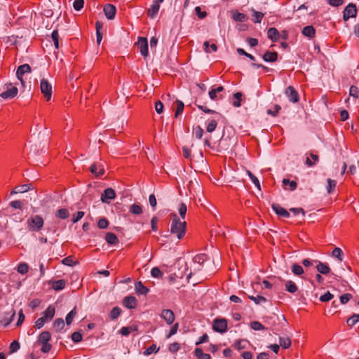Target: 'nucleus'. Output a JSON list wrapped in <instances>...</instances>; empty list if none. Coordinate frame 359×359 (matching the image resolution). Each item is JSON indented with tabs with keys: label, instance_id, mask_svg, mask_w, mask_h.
<instances>
[{
	"label": "nucleus",
	"instance_id": "nucleus-1",
	"mask_svg": "<svg viewBox=\"0 0 359 359\" xmlns=\"http://www.w3.org/2000/svg\"><path fill=\"white\" fill-rule=\"evenodd\" d=\"M171 217L170 232L175 236L178 240H181L186 233L187 222L184 219H181L175 213H172Z\"/></svg>",
	"mask_w": 359,
	"mask_h": 359
},
{
	"label": "nucleus",
	"instance_id": "nucleus-2",
	"mask_svg": "<svg viewBox=\"0 0 359 359\" xmlns=\"http://www.w3.org/2000/svg\"><path fill=\"white\" fill-rule=\"evenodd\" d=\"M43 224V219L39 215H32L27 220V229L29 231H39Z\"/></svg>",
	"mask_w": 359,
	"mask_h": 359
},
{
	"label": "nucleus",
	"instance_id": "nucleus-3",
	"mask_svg": "<svg viewBox=\"0 0 359 359\" xmlns=\"http://www.w3.org/2000/svg\"><path fill=\"white\" fill-rule=\"evenodd\" d=\"M32 72V68L28 64H24L20 65L16 71V77L20 81L22 86H25V81L23 79V76L27 73H30Z\"/></svg>",
	"mask_w": 359,
	"mask_h": 359
},
{
	"label": "nucleus",
	"instance_id": "nucleus-4",
	"mask_svg": "<svg viewBox=\"0 0 359 359\" xmlns=\"http://www.w3.org/2000/svg\"><path fill=\"white\" fill-rule=\"evenodd\" d=\"M40 89L41 93L43 94L44 97L47 100H49L52 95V86L51 84L45 79H41L40 83Z\"/></svg>",
	"mask_w": 359,
	"mask_h": 359
},
{
	"label": "nucleus",
	"instance_id": "nucleus-5",
	"mask_svg": "<svg viewBox=\"0 0 359 359\" xmlns=\"http://www.w3.org/2000/svg\"><path fill=\"white\" fill-rule=\"evenodd\" d=\"M357 15V8L355 4H349L344 11L343 18L347 21L351 18H355Z\"/></svg>",
	"mask_w": 359,
	"mask_h": 359
},
{
	"label": "nucleus",
	"instance_id": "nucleus-6",
	"mask_svg": "<svg viewBox=\"0 0 359 359\" xmlns=\"http://www.w3.org/2000/svg\"><path fill=\"white\" fill-rule=\"evenodd\" d=\"M116 198V192L112 188L106 189L101 195L100 200L102 203L109 204L110 201Z\"/></svg>",
	"mask_w": 359,
	"mask_h": 359
},
{
	"label": "nucleus",
	"instance_id": "nucleus-7",
	"mask_svg": "<svg viewBox=\"0 0 359 359\" xmlns=\"http://www.w3.org/2000/svg\"><path fill=\"white\" fill-rule=\"evenodd\" d=\"M215 331L224 333L227 330V322L225 319H215L213 323Z\"/></svg>",
	"mask_w": 359,
	"mask_h": 359
},
{
	"label": "nucleus",
	"instance_id": "nucleus-8",
	"mask_svg": "<svg viewBox=\"0 0 359 359\" xmlns=\"http://www.w3.org/2000/svg\"><path fill=\"white\" fill-rule=\"evenodd\" d=\"M137 46L140 49L141 55L144 57H147L149 55L147 39L144 37H139Z\"/></svg>",
	"mask_w": 359,
	"mask_h": 359
},
{
	"label": "nucleus",
	"instance_id": "nucleus-9",
	"mask_svg": "<svg viewBox=\"0 0 359 359\" xmlns=\"http://www.w3.org/2000/svg\"><path fill=\"white\" fill-rule=\"evenodd\" d=\"M285 93L291 102L296 103L299 101L298 93L292 86L287 87Z\"/></svg>",
	"mask_w": 359,
	"mask_h": 359
},
{
	"label": "nucleus",
	"instance_id": "nucleus-10",
	"mask_svg": "<svg viewBox=\"0 0 359 359\" xmlns=\"http://www.w3.org/2000/svg\"><path fill=\"white\" fill-rule=\"evenodd\" d=\"M161 2L160 1H158L157 0H154L153 1L151 5V7L150 8H149L148 10V16L151 18V19H154L157 15H158V13L159 11V9H160V4Z\"/></svg>",
	"mask_w": 359,
	"mask_h": 359
},
{
	"label": "nucleus",
	"instance_id": "nucleus-11",
	"mask_svg": "<svg viewBox=\"0 0 359 359\" xmlns=\"http://www.w3.org/2000/svg\"><path fill=\"white\" fill-rule=\"evenodd\" d=\"M160 316L165 320L168 325L172 324L175 320V314L170 309H163Z\"/></svg>",
	"mask_w": 359,
	"mask_h": 359
},
{
	"label": "nucleus",
	"instance_id": "nucleus-12",
	"mask_svg": "<svg viewBox=\"0 0 359 359\" xmlns=\"http://www.w3.org/2000/svg\"><path fill=\"white\" fill-rule=\"evenodd\" d=\"M104 13L108 20H113L116 13L115 6L107 4L104 6Z\"/></svg>",
	"mask_w": 359,
	"mask_h": 359
},
{
	"label": "nucleus",
	"instance_id": "nucleus-13",
	"mask_svg": "<svg viewBox=\"0 0 359 359\" xmlns=\"http://www.w3.org/2000/svg\"><path fill=\"white\" fill-rule=\"evenodd\" d=\"M90 171L95 176L100 177L104 174V169L102 164L93 163L90 167Z\"/></svg>",
	"mask_w": 359,
	"mask_h": 359
},
{
	"label": "nucleus",
	"instance_id": "nucleus-14",
	"mask_svg": "<svg viewBox=\"0 0 359 359\" xmlns=\"http://www.w3.org/2000/svg\"><path fill=\"white\" fill-rule=\"evenodd\" d=\"M123 305L130 309H135L137 305V301L133 296H127L123 299Z\"/></svg>",
	"mask_w": 359,
	"mask_h": 359
},
{
	"label": "nucleus",
	"instance_id": "nucleus-15",
	"mask_svg": "<svg viewBox=\"0 0 359 359\" xmlns=\"http://www.w3.org/2000/svg\"><path fill=\"white\" fill-rule=\"evenodd\" d=\"M18 92V90L16 87H12L11 88H8L5 92L1 93L0 94V96L3 99L13 98L17 95Z\"/></svg>",
	"mask_w": 359,
	"mask_h": 359
},
{
	"label": "nucleus",
	"instance_id": "nucleus-16",
	"mask_svg": "<svg viewBox=\"0 0 359 359\" xmlns=\"http://www.w3.org/2000/svg\"><path fill=\"white\" fill-rule=\"evenodd\" d=\"M272 208L273 210H274V212L280 215V216H282V217H290V213L288 212L287 210H286L285 208H282L280 205L278 204H273L272 205Z\"/></svg>",
	"mask_w": 359,
	"mask_h": 359
},
{
	"label": "nucleus",
	"instance_id": "nucleus-17",
	"mask_svg": "<svg viewBox=\"0 0 359 359\" xmlns=\"http://www.w3.org/2000/svg\"><path fill=\"white\" fill-rule=\"evenodd\" d=\"M265 62H273L278 60V53L276 52L266 51L262 56Z\"/></svg>",
	"mask_w": 359,
	"mask_h": 359
},
{
	"label": "nucleus",
	"instance_id": "nucleus-18",
	"mask_svg": "<svg viewBox=\"0 0 359 359\" xmlns=\"http://www.w3.org/2000/svg\"><path fill=\"white\" fill-rule=\"evenodd\" d=\"M267 36L273 42H276L279 39V32L276 28L271 27L268 29Z\"/></svg>",
	"mask_w": 359,
	"mask_h": 359
},
{
	"label": "nucleus",
	"instance_id": "nucleus-19",
	"mask_svg": "<svg viewBox=\"0 0 359 359\" xmlns=\"http://www.w3.org/2000/svg\"><path fill=\"white\" fill-rule=\"evenodd\" d=\"M315 262H318V264L316 266V269L320 273L326 275L330 273V269L327 264H325V263H323V262H318V261H315Z\"/></svg>",
	"mask_w": 359,
	"mask_h": 359
},
{
	"label": "nucleus",
	"instance_id": "nucleus-20",
	"mask_svg": "<svg viewBox=\"0 0 359 359\" xmlns=\"http://www.w3.org/2000/svg\"><path fill=\"white\" fill-rule=\"evenodd\" d=\"M50 333L48 331L42 332L38 337V342L41 344H48L50 339Z\"/></svg>",
	"mask_w": 359,
	"mask_h": 359
},
{
	"label": "nucleus",
	"instance_id": "nucleus-21",
	"mask_svg": "<svg viewBox=\"0 0 359 359\" xmlns=\"http://www.w3.org/2000/svg\"><path fill=\"white\" fill-rule=\"evenodd\" d=\"M135 289L138 294H147L149 292V289L144 286L141 281L135 283Z\"/></svg>",
	"mask_w": 359,
	"mask_h": 359
},
{
	"label": "nucleus",
	"instance_id": "nucleus-22",
	"mask_svg": "<svg viewBox=\"0 0 359 359\" xmlns=\"http://www.w3.org/2000/svg\"><path fill=\"white\" fill-rule=\"evenodd\" d=\"M302 34L305 36H308L309 38H313L315 36L316 31L314 27L312 25H308L303 28Z\"/></svg>",
	"mask_w": 359,
	"mask_h": 359
},
{
	"label": "nucleus",
	"instance_id": "nucleus-23",
	"mask_svg": "<svg viewBox=\"0 0 359 359\" xmlns=\"http://www.w3.org/2000/svg\"><path fill=\"white\" fill-rule=\"evenodd\" d=\"M319 157L318 155L311 153L309 156L306 158V164L309 167L313 166L316 162L318 161Z\"/></svg>",
	"mask_w": 359,
	"mask_h": 359
},
{
	"label": "nucleus",
	"instance_id": "nucleus-24",
	"mask_svg": "<svg viewBox=\"0 0 359 359\" xmlns=\"http://www.w3.org/2000/svg\"><path fill=\"white\" fill-rule=\"evenodd\" d=\"M208 259L206 254H200L195 256L193 259L194 264H198L203 266V264Z\"/></svg>",
	"mask_w": 359,
	"mask_h": 359
},
{
	"label": "nucleus",
	"instance_id": "nucleus-25",
	"mask_svg": "<svg viewBox=\"0 0 359 359\" xmlns=\"http://www.w3.org/2000/svg\"><path fill=\"white\" fill-rule=\"evenodd\" d=\"M279 343L282 348H288L291 346V339L289 337H280Z\"/></svg>",
	"mask_w": 359,
	"mask_h": 359
},
{
	"label": "nucleus",
	"instance_id": "nucleus-26",
	"mask_svg": "<svg viewBox=\"0 0 359 359\" xmlns=\"http://www.w3.org/2000/svg\"><path fill=\"white\" fill-rule=\"evenodd\" d=\"M106 241L111 245L116 244L118 242V238L115 233L109 232L105 236Z\"/></svg>",
	"mask_w": 359,
	"mask_h": 359
},
{
	"label": "nucleus",
	"instance_id": "nucleus-27",
	"mask_svg": "<svg viewBox=\"0 0 359 359\" xmlns=\"http://www.w3.org/2000/svg\"><path fill=\"white\" fill-rule=\"evenodd\" d=\"M55 309L54 306H49L45 311L43 313V315H45L46 317L48 318V320H51L54 316H55Z\"/></svg>",
	"mask_w": 359,
	"mask_h": 359
},
{
	"label": "nucleus",
	"instance_id": "nucleus-28",
	"mask_svg": "<svg viewBox=\"0 0 359 359\" xmlns=\"http://www.w3.org/2000/svg\"><path fill=\"white\" fill-rule=\"evenodd\" d=\"M285 285L286 290L290 293H294L297 291V287L296 284L292 280H287Z\"/></svg>",
	"mask_w": 359,
	"mask_h": 359
},
{
	"label": "nucleus",
	"instance_id": "nucleus-29",
	"mask_svg": "<svg viewBox=\"0 0 359 359\" xmlns=\"http://www.w3.org/2000/svg\"><path fill=\"white\" fill-rule=\"evenodd\" d=\"M69 216V212L68 210L66 209V208L59 209L55 212V217H58V218H60V219H65L68 218Z\"/></svg>",
	"mask_w": 359,
	"mask_h": 359
},
{
	"label": "nucleus",
	"instance_id": "nucleus-30",
	"mask_svg": "<svg viewBox=\"0 0 359 359\" xmlns=\"http://www.w3.org/2000/svg\"><path fill=\"white\" fill-rule=\"evenodd\" d=\"M343 251L339 248H335L332 252V256L333 257H335L338 259L339 262H341L343 261Z\"/></svg>",
	"mask_w": 359,
	"mask_h": 359
},
{
	"label": "nucleus",
	"instance_id": "nucleus-31",
	"mask_svg": "<svg viewBox=\"0 0 359 359\" xmlns=\"http://www.w3.org/2000/svg\"><path fill=\"white\" fill-rule=\"evenodd\" d=\"M232 18L236 22H245L246 20V15L243 13L235 11L233 13Z\"/></svg>",
	"mask_w": 359,
	"mask_h": 359
},
{
	"label": "nucleus",
	"instance_id": "nucleus-32",
	"mask_svg": "<svg viewBox=\"0 0 359 359\" xmlns=\"http://www.w3.org/2000/svg\"><path fill=\"white\" fill-rule=\"evenodd\" d=\"M65 280L63 279H60L58 280H55L53 282L52 287L55 290H62L65 287Z\"/></svg>",
	"mask_w": 359,
	"mask_h": 359
},
{
	"label": "nucleus",
	"instance_id": "nucleus-33",
	"mask_svg": "<svg viewBox=\"0 0 359 359\" xmlns=\"http://www.w3.org/2000/svg\"><path fill=\"white\" fill-rule=\"evenodd\" d=\"M194 353L198 359H211L210 355L208 353H204L200 348H196Z\"/></svg>",
	"mask_w": 359,
	"mask_h": 359
},
{
	"label": "nucleus",
	"instance_id": "nucleus-34",
	"mask_svg": "<svg viewBox=\"0 0 359 359\" xmlns=\"http://www.w3.org/2000/svg\"><path fill=\"white\" fill-rule=\"evenodd\" d=\"M53 327L56 332H59L63 329L65 326V322L62 318H57L53 323Z\"/></svg>",
	"mask_w": 359,
	"mask_h": 359
},
{
	"label": "nucleus",
	"instance_id": "nucleus-35",
	"mask_svg": "<svg viewBox=\"0 0 359 359\" xmlns=\"http://www.w3.org/2000/svg\"><path fill=\"white\" fill-rule=\"evenodd\" d=\"M250 299L253 301L256 304H261L262 303H266L267 302V299L261 295L257 296H249L248 297Z\"/></svg>",
	"mask_w": 359,
	"mask_h": 359
},
{
	"label": "nucleus",
	"instance_id": "nucleus-36",
	"mask_svg": "<svg viewBox=\"0 0 359 359\" xmlns=\"http://www.w3.org/2000/svg\"><path fill=\"white\" fill-rule=\"evenodd\" d=\"M292 272L297 276H300L304 273V269L302 266L297 264H293L291 266Z\"/></svg>",
	"mask_w": 359,
	"mask_h": 359
},
{
	"label": "nucleus",
	"instance_id": "nucleus-37",
	"mask_svg": "<svg viewBox=\"0 0 359 359\" xmlns=\"http://www.w3.org/2000/svg\"><path fill=\"white\" fill-rule=\"evenodd\" d=\"M130 212L134 215H141L142 213V208L138 204H133L129 209Z\"/></svg>",
	"mask_w": 359,
	"mask_h": 359
},
{
	"label": "nucleus",
	"instance_id": "nucleus-38",
	"mask_svg": "<svg viewBox=\"0 0 359 359\" xmlns=\"http://www.w3.org/2000/svg\"><path fill=\"white\" fill-rule=\"evenodd\" d=\"M175 102L177 104V109L175 111V116L177 117L179 115L182 114L184 107V104L183 102H182L181 100H177L175 101Z\"/></svg>",
	"mask_w": 359,
	"mask_h": 359
},
{
	"label": "nucleus",
	"instance_id": "nucleus-39",
	"mask_svg": "<svg viewBox=\"0 0 359 359\" xmlns=\"http://www.w3.org/2000/svg\"><path fill=\"white\" fill-rule=\"evenodd\" d=\"M76 315V308H74L66 316L65 321L67 325H71L74 318Z\"/></svg>",
	"mask_w": 359,
	"mask_h": 359
},
{
	"label": "nucleus",
	"instance_id": "nucleus-40",
	"mask_svg": "<svg viewBox=\"0 0 359 359\" xmlns=\"http://www.w3.org/2000/svg\"><path fill=\"white\" fill-rule=\"evenodd\" d=\"M247 174L253 182V184L255 185V187L260 190L261 189V185L259 183V180L250 171L247 170Z\"/></svg>",
	"mask_w": 359,
	"mask_h": 359
},
{
	"label": "nucleus",
	"instance_id": "nucleus-41",
	"mask_svg": "<svg viewBox=\"0 0 359 359\" xmlns=\"http://www.w3.org/2000/svg\"><path fill=\"white\" fill-rule=\"evenodd\" d=\"M327 186L326 187V189L327 191L328 194H331L333 191V189L336 187L337 182L334 180H331L328 178L327 180Z\"/></svg>",
	"mask_w": 359,
	"mask_h": 359
},
{
	"label": "nucleus",
	"instance_id": "nucleus-42",
	"mask_svg": "<svg viewBox=\"0 0 359 359\" xmlns=\"http://www.w3.org/2000/svg\"><path fill=\"white\" fill-rule=\"evenodd\" d=\"M187 208L184 203H181L179 205L178 211L180 215L181 219H184L187 213Z\"/></svg>",
	"mask_w": 359,
	"mask_h": 359
},
{
	"label": "nucleus",
	"instance_id": "nucleus-43",
	"mask_svg": "<svg viewBox=\"0 0 359 359\" xmlns=\"http://www.w3.org/2000/svg\"><path fill=\"white\" fill-rule=\"evenodd\" d=\"M359 321V314H354L348 318L346 323L348 326H353Z\"/></svg>",
	"mask_w": 359,
	"mask_h": 359
},
{
	"label": "nucleus",
	"instance_id": "nucleus-44",
	"mask_svg": "<svg viewBox=\"0 0 359 359\" xmlns=\"http://www.w3.org/2000/svg\"><path fill=\"white\" fill-rule=\"evenodd\" d=\"M248 344V341L247 340L242 339L236 341L234 346L237 349L241 350L245 348Z\"/></svg>",
	"mask_w": 359,
	"mask_h": 359
},
{
	"label": "nucleus",
	"instance_id": "nucleus-45",
	"mask_svg": "<svg viewBox=\"0 0 359 359\" xmlns=\"http://www.w3.org/2000/svg\"><path fill=\"white\" fill-rule=\"evenodd\" d=\"M121 313V309L119 307L116 306V307L113 308V309L111 310V311L110 313L111 319H112V320L116 319L120 316Z\"/></svg>",
	"mask_w": 359,
	"mask_h": 359
},
{
	"label": "nucleus",
	"instance_id": "nucleus-46",
	"mask_svg": "<svg viewBox=\"0 0 359 359\" xmlns=\"http://www.w3.org/2000/svg\"><path fill=\"white\" fill-rule=\"evenodd\" d=\"M242 93L241 92H237L233 94V97L236 100L233 102V105L236 107H239L241 105V100L242 97Z\"/></svg>",
	"mask_w": 359,
	"mask_h": 359
},
{
	"label": "nucleus",
	"instance_id": "nucleus-47",
	"mask_svg": "<svg viewBox=\"0 0 359 359\" xmlns=\"http://www.w3.org/2000/svg\"><path fill=\"white\" fill-rule=\"evenodd\" d=\"M334 297V295L330 293L329 291L325 292L324 294L321 295L319 299L323 302H327L330 301Z\"/></svg>",
	"mask_w": 359,
	"mask_h": 359
},
{
	"label": "nucleus",
	"instance_id": "nucleus-48",
	"mask_svg": "<svg viewBox=\"0 0 359 359\" xmlns=\"http://www.w3.org/2000/svg\"><path fill=\"white\" fill-rule=\"evenodd\" d=\"M263 16H264V14L262 13L255 11H253L252 17H253V21L255 22H256V23L261 22Z\"/></svg>",
	"mask_w": 359,
	"mask_h": 359
},
{
	"label": "nucleus",
	"instance_id": "nucleus-49",
	"mask_svg": "<svg viewBox=\"0 0 359 359\" xmlns=\"http://www.w3.org/2000/svg\"><path fill=\"white\" fill-rule=\"evenodd\" d=\"M201 269L202 266L198 265V264H194L191 271L187 274V279L189 280L194 273L199 271Z\"/></svg>",
	"mask_w": 359,
	"mask_h": 359
},
{
	"label": "nucleus",
	"instance_id": "nucleus-50",
	"mask_svg": "<svg viewBox=\"0 0 359 359\" xmlns=\"http://www.w3.org/2000/svg\"><path fill=\"white\" fill-rule=\"evenodd\" d=\"M29 269L28 265L25 263H20L18 266V271L21 274H25Z\"/></svg>",
	"mask_w": 359,
	"mask_h": 359
},
{
	"label": "nucleus",
	"instance_id": "nucleus-51",
	"mask_svg": "<svg viewBox=\"0 0 359 359\" xmlns=\"http://www.w3.org/2000/svg\"><path fill=\"white\" fill-rule=\"evenodd\" d=\"M20 347V343L18 341H13L9 347L10 353L16 352Z\"/></svg>",
	"mask_w": 359,
	"mask_h": 359
},
{
	"label": "nucleus",
	"instance_id": "nucleus-52",
	"mask_svg": "<svg viewBox=\"0 0 359 359\" xmlns=\"http://www.w3.org/2000/svg\"><path fill=\"white\" fill-rule=\"evenodd\" d=\"M217 126V121L215 120H212L208 124L206 130L208 133H212L215 130Z\"/></svg>",
	"mask_w": 359,
	"mask_h": 359
},
{
	"label": "nucleus",
	"instance_id": "nucleus-53",
	"mask_svg": "<svg viewBox=\"0 0 359 359\" xmlns=\"http://www.w3.org/2000/svg\"><path fill=\"white\" fill-rule=\"evenodd\" d=\"M151 274L154 278H161L163 276V273L158 267H154L151 271Z\"/></svg>",
	"mask_w": 359,
	"mask_h": 359
},
{
	"label": "nucleus",
	"instance_id": "nucleus-54",
	"mask_svg": "<svg viewBox=\"0 0 359 359\" xmlns=\"http://www.w3.org/2000/svg\"><path fill=\"white\" fill-rule=\"evenodd\" d=\"M84 216V212L79 211L76 214L72 216V222L76 223L78 222Z\"/></svg>",
	"mask_w": 359,
	"mask_h": 359
},
{
	"label": "nucleus",
	"instance_id": "nucleus-55",
	"mask_svg": "<svg viewBox=\"0 0 359 359\" xmlns=\"http://www.w3.org/2000/svg\"><path fill=\"white\" fill-rule=\"evenodd\" d=\"M281 107L280 105L278 104H276L274 106V110H272V109H268L266 111V113L269 114V115H271L272 116H276L278 113L279 112V111L280 110Z\"/></svg>",
	"mask_w": 359,
	"mask_h": 359
},
{
	"label": "nucleus",
	"instance_id": "nucleus-56",
	"mask_svg": "<svg viewBox=\"0 0 359 359\" xmlns=\"http://www.w3.org/2000/svg\"><path fill=\"white\" fill-rule=\"evenodd\" d=\"M352 295L349 293H346L340 296V302L341 304H346L351 299Z\"/></svg>",
	"mask_w": 359,
	"mask_h": 359
},
{
	"label": "nucleus",
	"instance_id": "nucleus-57",
	"mask_svg": "<svg viewBox=\"0 0 359 359\" xmlns=\"http://www.w3.org/2000/svg\"><path fill=\"white\" fill-rule=\"evenodd\" d=\"M72 340L75 343L80 342L82 340V334L79 332H74L72 334Z\"/></svg>",
	"mask_w": 359,
	"mask_h": 359
},
{
	"label": "nucleus",
	"instance_id": "nucleus-58",
	"mask_svg": "<svg viewBox=\"0 0 359 359\" xmlns=\"http://www.w3.org/2000/svg\"><path fill=\"white\" fill-rule=\"evenodd\" d=\"M194 133L196 138L201 139L203 135V130L201 126H198L194 128Z\"/></svg>",
	"mask_w": 359,
	"mask_h": 359
},
{
	"label": "nucleus",
	"instance_id": "nucleus-59",
	"mask_svg": "<svg viewBox=\"0 0 359 359\" xmlns=\"http://www.w3.org/2000/svg\"><path fill=\"white\" fill-rule=\"evenodd\" d=\"M84 5V1L83 0H74L73 6L74 8L76 11H80Z\"/></svg>",
	"mask_w": 359,
	"mask_h": 359
},
{
	"label": "nucleus",
	"instance_id": "nucleus-60",
	"mask_svg": "<svg viewBox=\"0 0 359 359\" xmlns=\"http://www.w3.org/2000/svg\"><path fill=\"white\" fill-rule=\"evenodd\" d=\"M250 327L254 330H262L264 329V327L258 321L252 322Z\"/></svg>",
	"mask_w": 359,
	"mask_h": 359
},
{
	"label": "nucleus",
	"instance_id": "nucleus-61",
	"mask_svg": "<svg viewBox=\"0 0 359 359\" xmlns=\"http://www.w3.org/2000/svg\"><path fill=\"white\" fill-rule=\"evenodd\" d=\"M16 189H18V191L19 193H25L31 189V184H22L21 186L17 187Z\"/></svg>",
	"mask_w": 359,
	"mask_h": 359
},
{
	"label": "nucleus",
	"instance_id": "nucleus-62",
	"mask_svg": "<svg viewBox=\"0 0 359 359\" xmlns=\"http://www.w3.org/2000/svg\"><path fill=\"white\" fill-rule=\"evenodd\" d=\"M97 225L100 229H104L107 228L109 222L105 218H102L98 221Z\"/></svg>",
	"mask_w": 359,
	"mask_h": 359
},
{
	"label": "nucleus",
	"instance_id": "nucleus-63",
	"mask_svg": "<svg viewBox=\"0 0 359 359\" xmlns=\"http://www.w3.org/2000/svg\"><path fill=\"white\" fill-rule=\"evenodd\" d=\"M158 351V348H156V345L153 344L150 346L148 348L146 349V351L144 352V354L145 355H149L151 354L152 353H156Z\"/></svg>",
	"mask_w": 359,
	"mask_h": 359
},
{
	"label": "nucleus",
	"instance_id": "nucleus-64",
	"mask_svg": "<svg viewBox=\"0 0 359 359\" xmlns=\"http://www.w3.org/2000/svg\"><path fill=\"white\" fill-rule=\"evenodd\" d=\"M195 11H196V15L201 19L205 18L207 15V13L205 11H202L200 6H196L195 8Z\"/></svg>",
	"mask_w": 359,
	"mask_h": 359
}]
</instances>
